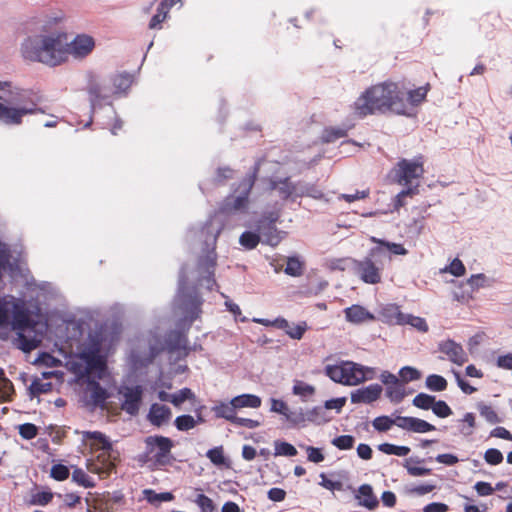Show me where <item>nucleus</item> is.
<instances>
[{
	"label": "nucleus",
	"instance_id": "f257e3e1",
	"mask_svg": "<svg viewBox=\"0 0 512 512\" xmlns=\"http://www.w3.org/2000/svg\"><path fill=\"white\" fill-rule=\"evenodd\" d=\"M259 172V163L252 171L239 182L233 193L225 198L220 210L211 217L199 231L190 230L188 237L197 238L202 242V250L206 253L200 257L196 269L187 272L183 267L179 275L177 295L174 300L175 311L180 316V326L190 327L193 321L200 317L203 299L196 289L189 288L188 282H196L200 286L212 290L216 286L214 270L216 266L215 246L217 238L223 228L222 221L237 212H246L249 204V195Z\"/></svg>",
	"mask_w": 512,
	"mask_h": 512
},
{
	"label": "nucleus",
	"instance_id": "f03ea898",
	"mask_svg": "<svg viewBox=\"0 0 512 512\" xmlns=\"http://www.w3.org/2000/svg\"><path fill=\"white\" fill-rule=\"evenodd\" d=\"M64 19L63 14L44 20L38 34L23 40L20 52L25 60L39 62L50 67L65 63V40L67 33L56 28Z\"/></svg>",
	"mask_w": 512,
	"mask_h": 512
},
{
	"label": "nucleus",
	"instance_id": "7ed1b4c3",
	"mask_svg": "<svg viewBox=\"0 0 512 512\" xmlns=\"http://www.w3.org/2000/svg\"><path fill=\"white\" fill-rule=\"evenodd\" d=\"M354 113L359 117L388 111L411 115L406 101V90L398 83L386 81L365 90L354 102Z\"/></svg>",
	"mask_w": 512,
	"mask_h": 512
},
{
	"label": "nucleus",
	"instance_id": "20e7f679",
	"mask_svg": "<svg viewBox=\"0 0 512 512\" xmlns=\"http://www.w3.org/2000/svg\"><path fill=\"white\" fill-rule=\"evenodd\" d=\"M104 340L101 334L89 335L83 350L71 358L67 365L76 375L83 377L94 372L100 373L105 369Z\"/></svg>",
	"mask_w": 512,
	"mask_h": 512
},
{
	"label": "nucleus",
	"instance_id": "39448f33",
	"mask_svg": "<svg viewBox=\"0 0 512 512\" xmlns=\"http://www.w3.org/2000/svg\"><path fill=\"white\" fill-rule=\"evenodd\" d=\"M145 449L141 459L154 468L164 467L173 461L174 442L169 437L151 435L144 439Z\"/></svg>",
	"mask_w": 512,
	"mask_h": 512
},
{
	"label": "nucleus",
	"instance_id": "423d86ee",
	"mask_svg": "<svg viewBox=\"0 0 512 512\" xmlns=\"http://www.w3.org/2000/svg\"><path fill=\"white\" fill-rule=\"evenodd\" d=\"M83 437L86 440L92 441V449L101 451L97 456L100 463H90L88 470L100 476L108 475L114 467L113 459H115V457L112 456V443L103 433L98 431H85Z\"/></svg>",
	"mask_w": 512,
	"mask_h": 512
},
{
	"label": "nucleus",
	"instance_id": "0eeeda50",
	"mask_svg": "<svg viewBox=\"0 0 512 512\" xmlns=\"http://www.w3.org/2000/svg\"><path fill=\"white\" fill-rule=\"evenodd\" d=\"M385 257L383 247H373L362 260H351L355 274L367 284H378L382 279L383 265L381 259Z\"/></svg>",
	"mask_w": 512,
	"mask_h": 512
},
{
	"label": "nucleus",
	"instance_id": "6e6552de",
	"mask_svg": "<svg viewBox=\"0 0 512 512\" xmlns=\"http://www.w3.org/2000/svg\"><path fill=\"white\" fill-rule=\"evenodd\" d=\"M424 157L415 156L413 159H401L392 169L391 174L396 183L408 187L419 184L424 175Z\"/></svg>",
	"mask_w": 512,
	"mask_h": 512
},
{
	"label": "nucleus",
	"instance_id": "1a4fd4ad",
	"mask_svg": "<svg viewBox=\"0 0 512 512\" xmlns=\"http://www.w3.org/2000/svg\"><path fill=\"white\" fill-rule=\"evenodd\" d=\"M28 321V311L21 302L0 298V328L21 329Z\"/></svg>",
	"mask_w": 512,
	"mask_h": 512
},
{
	"label": "nucleus",
	"instance_id": "9d476101",
	"mask_svg": "<svg viewBox=\"0 0 512 512\" xmlns=\"http://www.w3.org/2000/svg\"><path fill=\"white\" fill-rule=\"evenodd\" d=\"M87 93L92 114L105 105L112 106V101L116 98L110 82L95 76L89 78Z\"/></svg>",
	"mask_w": 512,
	"mask_h": 512
},
{
	"label": "nucleus",
	"instance_id": "9b49d317",
	"mask_svg": "<svg viewBox=\"0 0 512 512\" xmlns=\"http://www.w3.org/2000/svg\"><path fill=\"white\" fill-rule=\"evenodd\" d=\"M163 349L164 345L158 339L148 344L140 342L137 348L131 350L129 362L132 368L137 370L151 363L155 356Z\"/></svg>",
	"mask_w": 512,
	"mask_h": 512
},
{
	"label": "nucleus",
	"instance_id": "f8f14e48",
	"mask_svg": "<svg viewBox=\"0 0 512 512\" xmlns=\"http://www.w3.org/2000/svg\"><path fill=\"white\" fill-rule=\"evenodd\" d=\"M279 216V212L273 211L263 215L259 220L257 231L259 232L262 243L275 247L281 242L283 238L282 232L275 226V222L278 220Z\"/></svg>",
	"mask_w": 512,
	"mask_h": 512
},
{
	"label": "nucleus",
	"instance_id": "ddd939ff",
	"mask_svg": "<svg viewBox=\"0 0 512 512\" xmlns=\"http://www.w3.org/2000/svg\"><path fill=\"white\" fill-rule=\"evenodd\" d=\"M95 48V39L89 34H77L70 42L65 40V62L69 56L82 60L89 56Z\"/></svg>",
	"mask_w": 512,
	"mask_h": 512
},
{
	"label": "nucleus",
	"instance_id": "4468645a",
	"mask_svg": "<svg viewBox=\"0 0 512 512\" xmlns=\"http://www.w3.org/2000/svg\"><path fill=\"white\" fill-rule=\"evenodd\" d=\"M17 332L15 344L23 352H31L36 349L42 341V336L35 331L30 316L27 323L21 329H13Z\"/></svg>",
	"mask_w": 512,
	"mask_h": 512
},
{
	"label": "nucleus",
	"instance_id": "2eb2a0df",
	"mask_svg": "<svg viewBox=\"0 0 512 512\" xmlns=\"http://www.w3.org/2000/svg\"><path fill=\"white\" fill-rule=\"evenodd\" d=\"M119 394L122 396V409L130 415H136L142 401V386H122L119 389Z\"/></svg>",
	"mask_w": 512,
	"mask_h": 512
},
{
	"label": "nucleus",
	"instance_id": "dca6fc26",
	"mask_svg": "<svg viewBox=\"0 0 512 512\" xmlns=\"http://www.w3.org/2000/svg\"><path fill=\"white\" fill-rule=\"evenodd\" d=\"M35 104H21L17 102L16 106L10 107L0 103V120L7 124H19L24 115L34 113Z\"/></svg>",
	"mask_w": 512,
	"mask_h": 512
},
{
	"label": "nucleus",
	"instance_id": "f3484780",
	"mask_svg": "<svg viewBox=\"0 0 512 512\" xmlns=\"http://www.w3.org/2000/svg\"><path fill=\"white\" fill-rule=\"evenodd\" d=\"M268 188L276 191L282 200L295 201L298 198V181L292 182L289 177L269 178Z\"/></svg>",
	"mask_w": 512,
	"mask_h": 512
},
{
	"label": "nucleus",
	"instance_id": "a211bd4d",
	"mask_svg": "<svg viewBox=\"0 0 512 512\" xmlns=\"http://www.w3.org/2000/svg\"><path fill=\"white\" fill-rule=\"evenodd\" d=\"M382 391L383 389L381 385L370 384L366 387L352 391L350 399L353 404H371L380 398Z\"/></svg>",
	"mask_w": 512,
	"mask_h": 512
},
{
	"label": "nucleus",
	"instance_id": "6ab92c4d",
	"mask_svg": "<svg viewBox=\"0 0 512 512\" xmlns=\"http://www.w3.org/2000/svg\"><path fill=\"white\" fill-rule=\"evenodd\" d=\"M397 427L408 432L420 434L434 431L436 429L434 425L423 419L400 415H397Z\"/></svg>",
	"mask_w": 512,
	"mask_h": 512
},
{
	"label": "nucleus",
	"instance_id": "aec40b11",
	"mask_svg": "<svg viewBox=\"0 0 512 512\" xmlns=\"http://www.w3.org/2000/svg\"><path fill=\"white\" fill-rule=\"evenodd\" d=\"M439 350L456 365L461 366L468 361L467 353L463 347L453 340L448 339L439 343Z\"/></svg>",
	"mask_w": 512,
	"mask_h": 512
},
{
	"label": "nucleus",
	"instance_id": "412c9836",
	"mask_svg": "<svg viewBox=\"0 0 512 512\" xmlns=\"http://www.w3.org/2000/svg\"><path fill=\"white\" fill-rule=\"evenodd\" d=\"M270 402L271 412L282 415L286 421H288L293 426L301 425V421L303 420L301 416V408L295 411H291L287 403L281 399L271 398Z\"/></svg>",
	"mask_w": 512,
	"mask_h": 512
},
{
	"label": "nucleus",
	"instance_id": "4be33fe9",
	"mask_svg": "<svg viewBox=\"0 0 512 512\" xmlns=\"http://www.w3.org/2000/svg\"><path fill=\"white\" fill-rule=\"evenodd\" d=\"M404 316L397 304L390 303L380 307L377 319L387 325L403 326Z\"/></svg>",
	"mask_w": 512,
	"mask_h": 512
},
{
	"label": "nucleus",
	"instance_id": "5701e85b",
	"mask_svg": "<svg viewBox=\"0 0 512 512\" xmlns=\"http://www.w3.org/2000/svg\"><path fill=\"white\" fill-rule=\"evenodd\" d=\"M345 319L347 322L360 325L365 322L374 321L375 315L369 312L365 307L354 304L344 309Z\"/></svg>",
	"mask_w": 512,
	"mask_h": 512
},
{
	"label": "nucleus",
	"instance_id": "b1692460",
	"mask_svg": "<svg viewBox=\"0 0 512 512\" xmlns=\"http://www.w3.org/2000/svg\"><path fill=\"white\" fill-rule=\"evenodd\" d=\"M85 395L88 404L94 407H103L109 394L98 382L91 381L88 383Z\"/></svg>",
	"mask_w": 512,
	"mask_h": 512
},
{
	"label": "nucleus",
	"instance_id": "393cba45",
	"mask_svg": "<svg viewBox=\"0 0 512 512\" xmlns=\"http://www.w3.org/2000/svg\"><path fill=\"white\" fill-rule=\"evenodd\" d=\"M172 413L168 406L154 403L151 405L148 413L149 422L156 427H161L169 422Z\"/></svg>",
	"mask_w": 512,
	"mask_h": 512
},
{
	"label": "nucleus",
	"instance_id": "a878e982",
	"mask_svg": "<svg viewBox=\"0 0 512 512\" xmlns=\"http://www.w3.org/2000/svg\"><path fill=\"white\" fill-rule=\"evenodd\" d=\"M355 499L358 505L368 510H374L378 507L379 501L373 492L372 486L369 484L361 485L355 493Z\"/></svg>",
	"mask_w": 512,
	"mask_h": 512
},
{
	"label": "nucleus",
	"instance_id": "bb28decb",
	"mask_svg": "<svg viewBox=\"0 0 512 512\" xmlns=\"http://www.w3.org/2000/svg\"><path fill=\"white\" fill-rule=\"evenodd\" d=\"M301 416L303 418L301 424L308 421L319 425L329 422L332 419V416L326 412L324 406H315L308 409L306 412H303L301 409Z\"/></svg>",
	"mask_w": 512,
	"mask_h": 512
},
{
	"label": "nucleus",
	"instance_id": "cd10ccee",
	"mask_svg": "<svg viewBox=\"0 0 512 512\" xmlns=\"http://www.w3.org/2000/svg\"><path fill=\"white\" fill-rule=\"evenodd\" d=\"M111 84L115 97H121L127 93L132 85L133 79L130 74L123 73L113 76L108 80Z\"/></svg>",
	"mask_w": 512,
	"mask_h": 512
},
{
	"label": "nucleus",
	"instance_id": "c85d7f7f",
	"mask_svg": "<svg viewBox=\"0 0 512 512\" xmlns=\"http://www.w3.org/2000/svg\"><path fill=\"white\" fill-rule=\"evenodd\" d=\"M344 371L346 386H357L364 382V377L360 370V364L352 361H344Z\"/></svg>",
	"mask_w": 512,
	"mask_h": 512
},
{
	"label": "nucleus",
	"instance_id": "c756f323",
	"mask_svg": "<svg viewBox=\"0 0 512 512\" xmlns=\"http://www.w3.org/2000/svg\"><path fill=\"white\" fill-rule=\"evenodd\" d=\"M316 388L302 380H294L292 386V394L299 397L301 402H309L313 399Z\"/></svg>",
	"mask_w": 512,
	"mask_h": 512
},
{
	"label": "nucleus",
	"instance_id": "7c9ffc66",
	"mask_svg": "<svg viewBox=\"0 0 512 512\" xmlns=\"http://www.w3.org/2000/svg\"><path fill=\"white\" fill-rule=\"evenodd\" d=\"M212 411L215 414L217 418H223L232 424L234 423L237 415H236V408L233 405L232 400L229 402L221 401L217 405L212 407Z\"/></svg>",
	"mask_w": 512,
	"mask_h": 512
},
{
	"label": "nucleus",
	"instance_id": "2f4dec72",
	"mask_svg": "<svg viewBox=\"0 0 512 512\" xmlns=\"http://www.w3.org/2000/svg\"><path fill=\"white\" fill-rule=\"evenodd\" d=\"M236 410L242 408H259L261 406V398L254 394H241L231 399Z\"/></svg>",
	"mask_w": 512,
	"mask_h": 512
},
{
	"label": "nucleus",
	"instance_id": "473e14b6",
	"mask_svg": "<svg viewBox=\"0 0 512 512\" xmlns=\"http://www.w3.org/2000/svg\"><path fill=\"white\" fill-rule=\"evenodd\" d=\"M298 198L311 197L313 199H323L324 194L322 190L314 183L306 181H298Z\"/></svg>",
	"mask_w": 512,
	"mask_h": 512
},
{
	"label": "nucleus",
	"instance_id": "72a5a7b5",
	"mask_svg": "<svg viewBox=\"0 0 512 512\" xmlns=\"http://www.w3.org/2000/svg\"><path fill=\"white\" fill-rule=\"evenodd\" d=\"M325 373L332 381L346 385L344 361L335 365H327L325 367Z\"/></svg>",
	"mask_w": 512,
	"mask_h": 512
},
{
	"label": "nucleus",
	"instance_id": "f704fd0d",
	"mask_svg": "<svg viewBox=\"0 0 512 512\" xmlns=\"http://www.w3.org/2000/svg\"><path fill=\"white\" fill-rule=\"evenodd\" d=\"M425 386L432 392H442L447 389V380L438 374H430L426 377Z\"/></svg>",
	"mask_w": 512,
	"mask_h": 512
},
{
	"label": "nucleus",
	"instance_id": "c9c22d12",
	"mask_svg": "<svg viewBox=\"0 0 512 512\" xmlns=\"http://www.w3.org/2000/svg\"><path fill=\"white\" fill-rule=\"evenodd\" d=\"M14 393L12 382L6 378L4 370L0 368V402H8Z\"/></svg>",
	"mask_w": 512,
	"mask_h": 512
},
{
	"label": "nucleus",
	"instance_id": "e433bc0d",
	"mask_svg": "<svg viewBox=\"0 0 512 512\" xmlns=\"http://www.w3.org/2000/svg\"><path fill=\"white\" fill-rule=\"evenodd\" d=\"M405 396V387L400 380L396 384L386 387V397L393 403H400Z\"/></svg>",
	"mask_w": 512,
	"mask_h": 512
},
{
	"label": "nucleus",
	"instance_id": "4c0bfd02",
	"mask_svg": "<svg viewBox=\"0 0 512 512\" xmlns=\"http://www.w3.org/2000/svg\"><path fill=\"white\" fill-rule=\"evenodd\" d=\"M422 461L423 460L414 459V458L407 459L404 463V467L406 468L408 474L411 476H414V477L430 475L431 474L430 468H425V467H420V466L414 465V464H419Z\"/></svg>",
	"mask_w": 512,
	"mask_h": 512
},
{
	"label": "nucleus",
	"instance_id": "58836bf2",
	"mask_svg": "<svg viewBox=\"0 0 512 512\" xmlns=\"http://www.w3.org/2000/svg\"><path fill=\"white\" fill-rule=\"evenodd\" d=\"M304 263L297 256L287 258V265L284 272L292 277H299L303 274Z\"/></svg>",
	"mask_w": 512,
	"mask_h": 512
},
{
	"label": "nucleus",
	"instance_id": "ea45409f",
	"mask_svg": "<svg viewBox=\"0 0 512 512\" xmlns=\"http://www.w3.org/2000/svg\"><path fill=\"white\" fill-rule=\"evenodd\" d=\"M393 425L397 426V416L394 418L390 416H378L372 421L373 428L378 432H387Z\"/></svg>",
	"mask_w": 512,
	"mask_h": 512
},
{
	"label": "nucleus",
	"instance_id": "a19ab883",
	"mask_svg": "<svg viewBox=\"0 0 512 512\" xmlns=\"http://www.w3.org/2000/svg\"><path fill=\"white\" fill-rule=\"evenodd\" d=\"M378 450L387 455H396L399 457L407 456L410 448L407 446H398L391 443H382L378 445Z\"/></svg>",
	"mask_w": 512,
	"mask_h": 512
},
{
	"label": "nucleus",
	"instance_id": "79ce46f5",
	"mask_svg": "<svg viewBox=\"0 0 512 512\" xmlns=\"http://www.w3.org/2000/svg\"><path fill=\"white\" fill-rule=\"evenodd\" d=\"M261 241L259 232L245 231L240 235L239 243L247 250H252Z\"/></svg>",
	"mask_w": 512,
	"mask_h": 512
},
{
	"label": "nucleus",
	"instance_id": "37998d69",
	"mask_svg": "<svg viewBox=\"0 0 512 512\" xmlns=\"http://www.w3.org/2000/svg\"><path fill=\"white\" fill-rule=\"evenodd\" d=\"M144 498L150 503V504H159L161 502H168L173 500L174 496L170 492H163V493H156L152 489H145L143 491Z\"/></svg>",
	"mask_w": 512,
	"mask_h": 512
},
{
	"label": "nucleus",
	"instance_id": "c03bdc74",
	"mask_svg": "<svg viewBox=\"0 0 512 512\" xmlns=\"http://www.w3.org/2000/svg\"><path fill=\"white\" fill-rule=\"evenodd\" d=\"M403 325H409L419 332L426 333L429 329L426 320L419 316L412 314H405L403 319Z\"/></svg>",
	"mask_w": 512,
	"mask_h": 512
},
{
	"label": "nucleus",
	"instance_id": "a18cd8bd",
	"mask_svg": "<svg viewBox=\"0 0 512 512\" xmlns=\"http://www.w3.org/2000/svg\"><path fill=\"white\" fill-rule=\"evenodd\" d=\"M372 241L378 243V247H383L385 253L387 251L394 255H406L408 253L407 249L402 244L376 239L375 237L372 238Z\"/></svg>",
	"mask_w": 512,
	"mask_h": 512
},
{
	"label": "nucleus",
	"instance_id": "49530a36",
	"mask_svg": "<svg viewBox=\"0 0 512 512\" xmlns=\"http://www.w3.org/2000/svg\"><path fill=\"white\" fill-rule=\"evenodd\" d=\"M274 455L275 456H287V457H293L295 455H297V450L296 448L288 443V442H284V441H275L274 442Z\"/></svg>",
	"mask_w": 512,
	"mask_h": 512
},
{
	"label": "nucleus",
	"instance_id": "de8ad7c7",
	"mask_svg": "<svg viewBox=\"0 0 512 512\" xmlns=\"http://www.w3.org/2000/svg\"><path fill=\"white\" fill-rule=\"evenodd\" d=\"M465 272L466 268L459 258H454L449 265L440 269V273H450L455 277H461Z\"/></svg>",
	"mask_w": 512,
	"mask_h": 512
},
{
	"label": "nucleus",
	"instance_id": "09e8293b",
	"mask_svg": "<svg viewBox=\"0 0 512 512\" xmlns=\"http://www.w3.org/2000/svg\"><path fill=\"white\" fill-rule=\"evenodd\" d=\"M435 399L436 397L433 395L419 393L413 398L412 404L417 408L428 410L432 409Z\"/></svg>",
	"mask_w": 512,
	"mask_h": 512
},
{
	"label": "nucleus",
	"instance_id": "8fccbe9b",
	"mask_svg": "<svg viewBox=\"0 0 512 512\" xmlns=\"http://www.w3.org/2000/svg\"><path fill=\"white\" fill-rule=\"evenodd\" d=\"M72 480L85 488H92L95 485L93 479L80 468L74 469L72 473Z\"/></svg>",
	"mask_w": 512,
	"mask_h": 512
},
{
	"label": "nucleus",
	"instance_id": "3c124183",
	"mask_svg": "<svg viewBox=\"0 0 512 512\" xmlns=\"http://www.w3.org/2000/svg\"><path fill=\"white\" fill-rule=\"evenodd\" d=\"M206 456L216 466L227 465V459L224 456L222 446H218V447L209 449L206 453Z\"/></svg>",
	"mask_w": 512,
	"mask_h": 512
},
{
	"label": "nucleus",
	"instance_id": "603ef678",
	"mask_svg": "<svg viewBox=\"0 0 512 512\" xmlns=\"http://www.w3.org/2000/svg\"><path fill=\"white\" fill-rule=\"evenodd\" d=\"M195 394L190 388H182L176 393L172 394V404L175 407H180L186 400H194Z\"/></svg>",
	"mask_w": 512,
	"mask_h": 512
},
{
	"label": "nucleus",
	"instance_id": "864d4df0",
	"mask_svg": "<svg viewBox=\"0 0 512 512\" xmlns=\"http://www.w3.org/2000/svg\"><path fill=\"white\" fill-rule=\"evenodd\" d=\"M347 129L330 127L326 128L322 134V140L326 143L334 142L340 138L345 137Z\"/></svg>",
	"mask_w": 512,
	"mask_h": 512
},
{
	"label": "nucleus",
	"instance_id": "5fc2aeb1",
	"mask_svg": "<svg viewBox=\"0 0 512 512\" xmlns=\"http://www.w3.org/2000/svg\"><path fill=\"white\" fill-rule=\"evenodd\" d=\"M466 284L463 282L458 283V286L453 290V299L460 303H468L472 298V292L465 289Z\"/></svg>",
	"mask_w": 512,
	"mask_h": 512
},
{
	"label": "nucleus",
	"instance_id": "6e6d98bb",
	"mask_svg": "<svg viewBox=\"0 0 512 512\" xmlns=\"http://www.w3.org/2000/svg\"><path fill=\"white\" fill-rule=\"evenodd\" d=\"M308 329V325L305 321L299 322L298 324H290L289 328H286L285 332L286 334L295 340H300L306 330Z\"/></svg>",
	"mask_w": 512,
	"mask_h": 512
},
{
	"label": "nucleus",
	"instance_id": "4d7b16f0",
	"mask_svg": "<svg viewBox=\"0 0 512 512\" xmlns=\"http://www.w3.org/2000/svg\"><path fill=\"white\" fill-rule=\"evenodd\" d=\"M399 376L404 383H408L419 380L421 372L412 366H404L399 370Z\"/></svg>",
	"mask_w": 512,
	"mask_h": 512
},
{
	"label": "nucleus",
	"instance_id": "13d9d810",
	"mask_svg": "<svg viewBox=\"0 0 512 512\" xmlns=\"http://www.w3.org/2000/svg\"><path fill=\"white\" fill-rule=\"evenodd\" d=\"M51 389L52 383L43 382L40 379L33 380L29 386V392L31 396H38L39 394L47 393L51 391Z\"/></svg>",
	"mask_w": 512,
	"mask_h": 512
},
{
	"label": "nucleus",
	"instance_id": "bf43d9fd",
	"mask_svg": "<svg viewBox=\"0 0 512 512\" xmlns=\"http://www.w3.org/2000/svg\"><path fill=\"white\" fill-rule=\"evenodd\" d=\"M175 426L179 431H188L196 426V420L191 415H181L175 419Z\"/></svg>",
	"mask_w": 512,
	"mask_h": 512
},
{
	"label": "nucleus",
	"instance_id": "052dcab7",
	"mask_svg": "<svg viewBox=\"0 0 512 512\" xmlns=\"http://www.w3.org/2000/svg\"><path fill=\"white\" fill-rule=\"evenodd\" d=\"M419 184L417 183L415 186H408L401 190L395 197V207H402L405 202L404 199L406 197H412L413 195L418 193Z\"/></svg>",
	"mask_w": 512,
	"mask_h": 512
},
{
	"label": "nucleus",
	"instance_id": "680f3d73",
	"mask_svg": "<svg viewBox=\"0 0 512 512\" xmlns=\"http://www.w3.org/2000/svg\"><path fill=\"white\" fill-rule=\"evenodd\" d=\"M331 443L340 450H349L353 447L355 438L351 435H341L335 437Z\"/></svg>",
	"mask_w": 512,
	"mask_h": 512
},
{
	"label": "nucleus",
	"instance_id": "e2e57ef3",
	"mask_svg": "<svg viewBox=\"0 0 512 512\" xmlns=\"http://www.w3.org/2000/svg\"><path fill=\"white\" fill-rule=\"evenodd\" d=\"M432 411L433 413L440 417V418H446V417H449L450 415H452V410L451 408L448 406V404L443 401V400H436L435 399V402L432 406Z\"/></svg>",
	"mask_w": 512,
	"mask_h": 512
},
{
	"label": "nucleus",
	"instance_id": "0e129e2a",
	"mask_svg": "<svg viewBox=\"0 0 512 512\" xmlns=\"http://www.w3.org/2000/svg\"><path fill=\"white\" fill-rule=\"evenodd\" d=\"M503 459V454L496 448H489L484 453V460L490 465H498L502 463Z\"/></svg>",
	"mask_w": 512,
	"mask_h": 512
},
{
	"label": "nucleus",
	"instance_id": "69168bd1",
	"mask_svg": "<svg viewBox=\"0 0 512 512\" xmlns=\"http://www.w3.org/2000/svg\"><path fill=\"white\" fill-rule=\"evenodd\" d=\"M19 434L23 439L31 440L38 434V428L32 423H24L19 425Z\"/></svg>",
	"mask_w": 512,
	"mask_h": 512
},
{
	"label": "nucleus",
	"instance_id": "338daca9",
	"mask_svg": "<svg viewBox=\"0 0 512 512\" xmlns=\"http://www.w3.org/2000/svg\"><path fill=\"white\" fill-rule=\"evenodd\" d=\"M168 13L169 11L166 8L159 5L157 8V13L150 20L149 28H160L161 23L166 20Z\"/></svg>",
	"mask_w": 512,
	"mask_h": 512
},
{
	"label": "nucleus",
	"instance_id": "774afa93",
	"mask_svg": "<svg viewBox=\"0 0 512 512\" xmlns=\"http://www.w3.org/2000/svg\"><path fill=\"white\" fill-rule=\"evenodd\" d=\"M195 503L200 508L201 512H214L215 510L212 499L205 494H198L195 499Z\"/></svg>",
	"mask_w": 512,
	"mask_h": 512
}]
</instances>
